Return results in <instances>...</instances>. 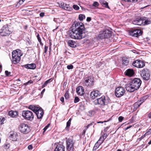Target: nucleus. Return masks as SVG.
<instances>
[{"mask_svg":"<svg viewBox=\"0 0 151 151\" xmlns=\"http://www.w3.org/2000/svg\"><path fill=\"white\" fill-rule=\"evenodd\" d=\"M75 26L76 29L72 30L69 34L70 37L75 39H81L85 37L84 32L85 28L83 24L76 22H75Z\"/></svg>","mask_w":151,"mask_h":151,"instance_id":"obj_1","label":"nucleus"},{"mask_svg":"<svg viewBox=\"0 0 151 151\" xmlns=\"http://www.w3.org/2000/svg\"><path fill=\"white\" fill-rule=\"evenodd\" d=\"M142 83L141 81L138 78H135L132 80L129 84L126 85V90L132 92L139 88Z\"/></svg>","mask_w":151,"mask_h":151,"instance_id":"obj_2","label":"nucleus"},{"mask_svg":"<svg viewBox=\"0 0 151 151\" xmlns=\"http://www.w3.org/2000/svg\"><path fill=\"white\" fill-rule=\"evenodd\" d=\"M109 102V99L107 97L103 96L97 99L94 102V104L96 105H98L101 108L107 105Z\"/></svg>","mask_w":151,"mask_h":151,"instance_id":"obj_3","label":"nucleus"},{"mask_svg":"<svg viewBox=\"0 0 151 151\" xmlns=\"http://www.w3.org/2000/svg\"><path fill=\"white\" fill-rule=\"evenodd\" d=\"M28 109L35 113L38 119H41L43 117L44 114L43 111L41 107L34 105H31L29 106Z\"/></svg>","mask_w":151,"mask_h":151,"instance_id":"obj_4","label":"nucleus"},{"mask_svg":"<svg viewBox=\"0 0 151 151\" xmlns=\"http://www.w3.org/2000/svg\"><path fill=\"white\" fill-rule=\"evenodd\" d=\"M133 24L138 25H145L151 23V19H148L144 20L141 18H137L132 22Z\"/></svg>","mask_w":151,"mask_h":151,"instance_id":"obj_5","label":"nucleus"},{"mask_svg":"<svg viewBox=\"0 0 151 151\" xmlns=\"http://www.w3.org/2000/svg\"><path fill=\"white\" fill-rule=\"evenodd\" d=\"M22 116L24 119L27 120L32 121L34 118L33 113L29 110H25L22 112Z\"/></svg>","mask_w":151,"mask_h":151,"instance_id":"obj_6","label":"nucleus"},{"mask_svg":"<svg viewBox=\"0 0 151 151\" xmlns=\"http://www.w3.org/2000/svg\"><path fill=\"white\" fill-rule=\"evenodd\" d=\"M140 74L142 77L145 80L147 81L150 78V71L147 68H144L140 71Z\"/></svg>","mask_w":151,"mask_h":151,"instance_id":"obj_7","label":"nucleus"},{"mask_svg":"<svg viewBox=\"0 0 151 151\" xmlns=\"http://www.w3.org/2000/svg\"><path fill=\"white\" fill-rule=\"evenodd\" d=\"M19 131L24 134H26L30 132V129L29 126L25 124H20L19 127Z\"/></svg>","mask_w":151,"mask_h":151,"instance_id":"obj_8","label":"nucleus"},{"mask_svg":"<svg viewBox=\"0 0 151 151\" xmlns=\"http://www.w3.org/2000/svg\"><path fill=\"white\" fill-rule=\"evenodd\" d=\"M75 141L72 138H68L66 141L67 150L68 151H73Z\"/></svg>","mask_w":151,"mask_h":151,"instance_id":"obj_9","label":"nucleus"},{"mask_svg":"<svg viewBox=\"0 0 151 151\" xmlns=\"http://www.w3.org/2000/svg\"><path fill=\"white\" fill-rule=\"evenodd\" d=\"M11 33L8 27L7 26H4L0 29V35L2 36H6Z\"/></svg>","mask_w":151,"mask_h":151,"instance_id":"obj_10","label":"nucleus"},{"mask_svg":"<svg viewBox=\"0 0 151 151\" xmlns=\"http://www.w3.org/2000/svg\"><path fill=\"white\" fill-rule=\"evenodd\" d=\"M124 88L122 87H118L116 88L115 91V95L117 97H119L122 96L125 93Z\"/></svg>","mask_w":151,"mask_h":151,"instance_id":"obj_11","label":"nucleus"},{"mask_svg":"<svg viewBox=\"0 0 151 151\" xmlns=\"http://www.w3.org/2000/svg\"><path fill=\"white\" fill-rule=\"evenodd\" d=\"M142 33V31L139 29H136L132 30L129 33V34L132 36L138 37L141 35Z\"/></svg>","mask_w":151,"mask_h":151,"instance_id":"obj_12","label":"nucleus"},{"mask_svg":"<svg viewBox=\"0 0 151 151\" xmlns=\"http://www.w3.org/2000/svg\"><path fill=\"white\" fill-rule=\"evenodd\" d=\"M111 33V31L108 29H105L99 34V37L102 39L107 38L110 37Z\"/></svg>","mask_w":151,"mask_h":151,"instance_id":"obj_13","label":"nucleus"},{"mask_svg":"<svg viewBox=\"0 0 151 151\" xmlns=\"http://www.w3.org/2000/svg\"><path fill=\"white\" fill-rule=\"evenodd\" d=\"M132 65L134 66L139 68H142L145 66L144 62L139 60H134L132 63Z\"/></svg>","mask_w":151,"mask_h":151,"instance_id":"obj_14","label":"nucleus"},{"mask_svg":"<svg viewBox=\"0 0 151 151\" xmlns=\"http://www.w3.org/2000/svg\"><path fill=\"white\" fill-rule=\"evenodd\" d=\"M85 84L87 86H93L94 82L93 77L91 76H88L85 78Z\"/></svg>","mask_w":151,"mask_h":151,"instance_id":"obj_15","label":"nucleus"},{"mask_svg":"<svg viewBox=\"0 0 151 151\" xmlns=\"http://www.w3.org/2000/svg\"><path fill=\"white\" fill-rule=\"evenodd\" d=\"M101 94L98 90L93 91L91 92L90 94V97L92 99H94L97 97L101 96Z\"/></svg>","mask_w":151,"mask_h":151,"instance_id":"obj_16","label":"nucleus"},{"mask_svg":"<svg viewBox=\"0 0 151 151\" xmlns=\"http://www.w3.org/2000/svg\"><path fill=\"white\" fill-rule=\"evenodd\" d=\"M76 91L78 94L80 95H82L84 93L83 88L82 86H78L77 88Z\"/></svg>","mask_w":151,"mask_h":151,"instance_id":"obj_17","label":"nucleus"},{"mask_svg":"<svg viewBox=\"0 0 151 151\" xmlns=\"http://www.w3.org/2000/svg\"><path fill=\"white\" fill-rule=\"evenodd\" d=\"M65 147L62 145H58L55 149V151H65Z\"/></svg>","mask_w":151,"mask_h":151,"instance_id":"obj_18","label":"nucleus"},{"mask_svg":"<svg viewBox=\"0 0 151 151\" xmlns=\"http://www.w3.org/2000/svg\"><path fill=\"white\" fill-rule=\"evenodd\" d=\"M125 74L126 76L131 77L134 75V72L132 69H128L125 71Z\"/></svg>","mask_w":151,"mask_h":151,"instance_id":"obj_19","label":"nucleus"},{"mask_svg":"<svg viewBox=\"0 0 151 151\" xmlns=\"http://www.w3.org/2000/svg\"><path fill=\"white\" fill-rule=\"evenodd\" d=\"M15 55L14 56L12 55V62L14 64H16L19 62L21 59V57L19 55L18 57L16 56Z\"/></svg>","mask_w":151,"mask_h":151,"instance_id":"obj_20","label":"nucleus"},{"mask_svg":"<svg viewBox=\"0 0 151 151\" xmlns=\"http://www.w3.org/2000/svg\"><path fill=\"white\" fill-rule=\"evenodd\" d=\"M9 138L12 141H16L18 139L17 135L16 133H13L10 134L9 136Z\"/></svg>","mask_w":151,"mask_h":151,"instance_id":"obj_21","label":"nucleus"},{"mask_svg":"<svg viewBox=\"0 0 151 151\" xmlns=\"http://www.w3.org/2000/svg\"><path fill=\"white\" fill-rule=\"evenodd\" d=\"M24 67L28 69H34L36 67V65L34 63L27 64L24 65Z\"/></svg>","mask_w":151,"mask_h":151,"instance_id":"obj_22","label":"nucleus"},{"mask_svg":"<svg viewBox=\"0 0 151 151\" xmlns=\"http://www.w3.org/2000/svg\"><path fill=\"white\" fill-rule=\"evenodd\" d=\"M107 135L106 134H104L102 136H101L98 141V142L99 144H101L105 139L106 138Z\"/></svg>","mask_w":151,"mask_h":151,"instance_id":"obj_23","label":"nucleus"},{"mask_svg":"<svg viewBox=\"0 0 151 151\" xmlns=\"http://www.w3.org/2000/svg\"><path fill=\"white\" fill-rule=\"evenodd\" d=\"M9 115L13 117H14L17 115L18 113L17 111H11L9 112Z\"/></svg>","mask_w":151,"mask_h":151,"instance_id":"obj_24","label":"nucleus"},{"mask_svg":"<svg viewBox=\"0 0 151 151\" xmlns=\"http://www.w3.org/2000/svg\"><path fill=\"white\" fill-rule=\"evenodd\" d=\"M15 55H16V56L17 57H18L19 55H20V57H21V56L22 55V54H21V52L20 50H19V51L17 50L13 51L12 52V55L14 56Z\"/></svg>","mask_w":151,"mask_h":151,"instance_id":"obj_25","label":"nucleus"},{"mask_svg":"<svg viewBox=\"0 0 151 151\" xmlns=\"http://www.w3.org/2000/svg\"><path fill=\"white\" fill-rule=\"evenodd\" d=\"M68 45L72 47H75L76 46L75 42L73 40H69L68 42Z\"/></svg>","mask_w":151,"mask_h":151,"instance_id":"obj_26","label":"nucleus"},{"mask_svg":"<svg viewBox=\"0 0 151 151\" xmlns=\"http://www.w3.org/2000/svg\"><path fill=\"white\" fill-rule=\"evenodd\" d=\"M122 64L125 65H127L129 63V59L125 58H122Z\"/></svg>","mask_w":151,"mask_h":151,"instance_id":"obj_27","label":"nucleus"},{"mask_svg":"<svg viewBox=\"0 0 151 151\" xmlns=\"http://www.w3.org/2000/svg\"><path fill=\"white\" fill-rule=\"evenodd\" d=\"M100 3H101V5L109 9H110V8L109 7L108 5V3L106 2V1H101Z\"/></svg>","mask_w":151,"mask_h":151,"instance_id":"obj_28","label":"nucleus"},{"mask_svg":"<svg viewBox=\"0 0 151 151\" xmlns=\"http://www.w3.org/2000/svg\"><path fill=\"white\" fill-rule=\"evenodd\" d=\"M148 97V95L145 96L142 98H141L140 100L139 101L142 104L147 99Z\"/></svg>","mask_w":151,"mask_h":151,"instance_id":"obj_29","label":"nucleus"},{"mask_svg":"<svg viewBox=\"0 0 151 151\" xmlns=\"http://www.w3.org/2000/svg\"><path fill=\"white\" fill-rule=\"evenodd\" d=\"M101 144H99V143L97 141V142L95 144L93 148V151H94L96 150L99 146Z\"/></svg>","mask_w":151,"mask_h":151,"instance_id":"obj_30","label":"nucleus"},{"mask_svg":"<svg viewBox=\"0 0 151 151\" xmlns=\"http://www.w3.org/2000/svg\"><path fill=\"white\" fill-rule=\"evenodd\" d=\"M142 104L139 101L135 103L134 104V106L135 108L138 107Z\"/></svg>","mask_w":151,"mask_h":151,"instance_id":"obj_31","label":"nucleus"},{"mask_svg":"<svg viewBox=\"0 0 151 151\" xmlns=\"http://www.w3.org/2000/svg\"><path fill=\"white\" fill-rule=\"evenodd\" d=\"M69 5H67L63 3V6L62 5L61 6V8L62 9H65V8L66 9H68L69 8Z\"/></svg>","mask_w":151,"mask_h":151,"instance_id":"obj_32","label":"nucleus"},{"mask_svg":"<svg viewBox=\"0 0 151 151\" xmlns=\"http://www.w3.org/2000/svg\"><path fill=\"white\" fill-rule=\"evenodd\" d=\"M37 39L40 43V44L42 46L43 45V44L42 42L41 39V38L40 37V35L38 34H37Z\"/></svg>","mask_w":151,"mask_h":151,"instance_id":"obj_33","label":"nucleus"},{"mask_svg":"<svg viewBox=\"0 0 151 151\" xmlns=\"http://www.w3.org/2000/svg\"><path fill=\"white\" fill-rule=\"evenodd\" d=\"M125 1L128 2H140L141 0H124Z\"/></svg>","mask_w":151,"mask_h":151,"instance_id":"obj_34","label":"nucleus"},{"mask_svg":"<svg viewBox=\"0 0 151 151\" xmlns=\"http://www.w3.org/2000/svg\"><path fill=\"white\" fill-rule=\"evenodd\" d=\"M85 18V16L84 15L82 14H80L79 15V19L80 21H82L83 20V19H84Z\"/></svg>","mask_w":151,"mask_h":151,"instance_id":"obj_35","label":"nucleus"},{"mask_svg":"<svg viewBox=\"0 0 151 151\" xmlns=\"http://www.w3.org/2000/svg\"><path fill=\"white\" fill-rule=\"evenodd\" d=\"M64 97L66 99H68L69 98V95L68 91H66L65 93Z\"/></svg>","mask_w":151,"mask_h":151,"instance_id":"obj_36","label":"nucleus"},{"mask_svg":"<svg viewBox=\"0 0 151 151\" xmlns=\"http://www.w3.org/2000/svg\"><path fill=\"white\" fill-rule=\"evenodd\" d=\"M50 81V80L49 79V80L46 81H45V82L44 83V84L42 85V88H43L44 87H45L46 86H47V84H48V83H49Z\"/></svg>","mask_w":151,"mask_h":151,"instance_id":"obj_37","label":"nucleus"},{"mask_svg":"<svg viewBox=\"0 0 151 151\" xmlns=\"http://www.w3.org/2000/svg\"><path fill=\"white\" fill-rule=\"evenodd\" d=\"M48 49V47L45 46V50H44V52L43 53V55L44 56H45L46 55V53L47 52V50Z\"/></svg>","mask_w":151,"mask_h":151,"instance_id":"obj_38","label":"nucleus"},{"mask_svg":"<svg viewBox=\"0 0 151 151\" xmlns=\"http://www.w3.org/2000/svg\"><path fill=\"white\" fill-rule=\"evenodd\" d=\"M5 120V118L1 116L0 117V124H3V122Z\"/></svg>","mask_w":151,"mask_h":151,"instance_id":"obj_39","label":"nucleus"},{"mask_svg":"<svg viewBox=\"0 0 151 151\" xmlns=\"http://www.w3.org/2000/svg\"><path fill=\"white\" fill-rule=\"evenodd\" d=\"M50 125V124H48L47 125H46L43 129L44 131L43 132V133H44L46 130L49 127V126Z\"/></svg>","mask_w":151,"mask_h":151,"instance_id":"obj_40","label":"nucleus"},{"mask_svg":"<svg viewBox=\"0 0 151 151\" xmlns=\"http://www.w3.org/2000/svg\"><path fill=\"white\" fill-rule=\"evenodd\" d=\"M25 0H20L17 3V6H19V5L22 4Z\"/></svg>","mask_w":151,"mask_h":151,"instance_id":"obj_41","label":"nucleus"},{"mask_svg":"<svg viewBox=\"0 0 151 151\" xmlns=\"http://www.w3.org/2000/svg\"><path fill=\"white\" fill-rule=\"evenodd\" d=\"M67 68L69 70L72 69L73 68V66L72 65H68L67 66Z\"/></svg>","mask_w":151,"mask_h":151,"instance_id":"obj_42","label":"nucleus"},{"mask_svg":"<svg viewBox=\"0 0 151 151\" xmlns=\"http://www.w3.org/2000/svg\"><path fill=\"white\" fill-rule=\"evenodd\" d=\"M99 5V3L96 1L94 2L93 4V6L95 7H97Z\"/></svg>","mask_w":151,"mask_h":151,"instance_id":"obj_43","label":"nucleus"},{"mask_svg":"<svg viewBox=\"0 0 151 151\" xmlns=\"http://www.w3.org/2000/svg\"><path fill=\"white\" fill-rule=\"evenodd\" d=\"M79 100V99L77 97H75L74 100V102L75 103H77L78 102Z\"/></svg>","mask_w":151,"mask_h":151,"instance_id":"obj_44","label":"nucleus"},{"mask_svg":"<svg viewBox=\"0 0 151 151\" xmlns=\"http://www.w3.org/2000/svg\"><path fill=\"white\" fill-rule=\"evenodd\" d=\"M73 7L74 9H79V7L77 5H73Z\"/></svg>","mask_w":151,"mask_h":151,"instance_id":"obj_45","label":"nucleus"},{"mask_svg":"<svg viewBox=\"0 0 151 151\" xmlns=\"http://www.w3.org/2000/svg\"><path fill=\"white\" fill-rule=\"evenodd\" d=\"M123 119H124V117H123L122 116H120L118 118L119 121L120 122H122Z\"/></svg>","mask_w":151,"mask_h":151,"instance_id":"obj_46","label":"nucleus"},{"mask_svg":"<svg viewBox=\"0 0 151 151\" xmlns=\"http://www.w3.org/2000/svg\"><path fill=\"white\" fill-rule=\"evenodd\" d=\"M5 73L6 75V76H9L11 74V72H9L7 70H6L5 71Z\"/></svg>","mask_w":151,"mask_h":151,"instance_id":"obj_47","label":"nucleus"},{"mask_svg":"<svg viewBox=\"0 0 151 151\" xmlns=\"http://www.w3.org/2000/svg\"><path fill=\"white\" fill-rule=\"evenodd\" d=\"M33 83V81H32L30 80L29 81H28V82H26V83H25L24 84L25 85H27L29 84L32 83Z\"/></svg>","mask_w":151,"mask_h":151,"instance_id":"obj_48","label":"nucleus"},{"mask_svg":"<svg viewBox=\"0 0 151 151\" xmlns=\"http://www.w3.org/2000/svg\"><path fill=\"white\" fill-rule=\"evenodd\" d=\"M60 100L62 103H64V99L63 97H61Z\"/></svg>","mask_w":151,"mask_h":151,"instance_id":"obj_49","label":"nucleus"},{"mask_svg":"<svg viewBox=\"0 0 151 151\" xmlns=\"http://www.w3.org/2000/svg\"><path fill=\"white\" fill-rule=\"evenodd\" d=\"M32 145H30L28 146V148L29 150H32Z\"/></svg>","mask_w":151,"mask_h":151,"instance_id":"obj_50","label":"nucleus"},{"mask_svg":"<svg viewBox=\"0 0 151 151\" xmlns=\"http://www.w3.org/2000/svg\"><path fill=\"white\" fill-rule=\"evenodd\" d=\"M91 20V18L90 17H88L86 19V21L87 22H89Z\"/></svg>","mask_w":151,"mask_h":151,"instance_id":"obj_51","label":"nucleus"},{"mask_svg":"<svg viewBox=\"0 0 151 151\" xmlns=\"http://www.w3.org/2000/svg\"><path fill=\"white\" fill-rule=\"evenodd\" d=\"M45 13L44 12H41L40 14V16L41 17H43L44 16Z\"/></svg>","mask_w":151,"mask_h":151,"instance_id":"obj_52","label":"nucleus"},{"mask_svg":"<svg viewBox=\"0 0 151 151\" xmlns=\"http://www.w3.org/2000/svg\"><path fill=\"white\" fill-rule=\"evenodd\" d=\"M70 123L69 122H67L66 124V127H69L70 126Z\"/></svg>","mask_w":151,"mask_h":151,"instance_id":"obj_53","label":"nucleus"},{"mask_svg":"<svg viewBox=\"0 0 151 151\" xmlns=\"http://www.w3.org/2000/svg\"><path fill=\"white\" fill-rule=\"evenodd\" d=\"M28 9H32L34 8L32 6H27Z\"/></svg>","mask_w":151,"mask_h":151,"instance_id":"obj_54","label":"nucleus"},{"mask_svg":"<svg viewBox=\"0 0 151 151\" xmlns=\"http://www.w3.org/2000/svg\"><path fill=\"white\" fill-rule=\"evenodd\" d=\"M92 124H92V123H90V124H88V125L87 126V128H86V129H87V128H88V127L89 126H91L92 125Z\"/></svg>","mask_w":151,"mask_h":151,"instance_id":"obj_55","label":"nucleus"},{"mask_svg":"<svg viewBox=\"0 0 151 151\" xmlns=\"http://www.w3.org/2000/svg\"><path fill=\"white\" fill-rule=\"evenodd\" d=\"M132 127V126H129V127H127L126 128V130H127L129 128H131V127Z\"/></svg>","mask_w":151,"mask_h":151,"instance_id":"obj_56","label":"nucleus"},{"mask_svg":"<svg viewBox=\"0 0 151 151\" xmlns=\"http://www.w3.org/2000/svg\"><path fill=\"white\" fill-rule=\"evenodd\" d=\"M148 117L149 118H151V112L148 115Z\"/></svg>","mask_w":151,"mask_h":151,"instance_id":"obj_57","label":"nucleus"},{"mask_svg":"<svg viewBox=\"0 0 151 151\" xmlns=\"http://www.w3.org/2000/svg\"><path fill=\"white\" fill-rule=\"evenodd\" d=\"M86 130L84 129L83 131V133H82V134H85V132H86Z\"/></svg>","mask_w":151,"mask_h":151,"instance_id":"obj_58","label":"nucleus"},{"mask_svg":"<svg viewBox=\"0 0 151 151\" xmlns=\"http://www.w3.org/2000/svg\"><path fill=\"white\" fill-rule=\"evenodd\" d=\"M5 147L7 148H9V144H6L5 145Z\"/></svg>","mask_w":151,"mask_h":151,"instance_id":"obj_59","label":"nucleus"},{"mask_svg":"<svg viewBox=\"0 0 151 151\" xmlns=\"http://www.w3.org/2000/svg\"><path fill=\"white\" fill-rule=\"evenodd\" d=\"M105 122V121H103V122L99 121V122H97V123H103V122Z\"/></svg>","mask_w":151,"mask_h":151,"instance_id":"obj_60","label":"nucleus"},{"mask_svg":"<svg viewBox=\"0 0 151 151\" xmlns=\"http://www.w3.org/2000/svg\"><path fill=\"white\" fill-rule=\"evenodd\" d=\"M148 6H144L143 7H142L141 8V9H143L145 8V7H147Z\"/></svg>","mask_w":151,"mask_h":151,"instance_id":"obj_61","label":"nucleus"},{"mask_svg":"<svg viewBox=\"0 0 151 151\" xmlns=\"http://www.w3.org/2000/svg\"><path fill=\"white\" fill-rule=\"evenodd\" d=\"M71 118H70L69 120L68 121V122H69L71 123Z\"/></svg>","mask_w":151,"mask_h":151,"instance_id":"obj_62","label":"nucleus"},{"mask_svg":"<svg viewBox=\"0 0 151 151\" xmlns=\"http://www.w3.org/2000/svg\"><path fill=\"white\" fill-rule=\"evenodd\" d=\"M148 144L149 145H150L151 144V140L148 142Z\"/></svg>","mask_w":151,"mask_h":151,"instance_id":"obj_63","label":"nucleus"},{"mask_svg":"<svg viewBox=\"0 0 151 151\" xmlns=\"http://www.w3.org/2000/svg\"><path fill=\"white\" fill-rule=\"evenodd\" d=\"M117 151H122L121 150H120V149H118L117 150Z\"/></svg>","mask_w":151,"mask_h":151,"instance_id":"obj_64","label":"nucleus"}]
</instances>
